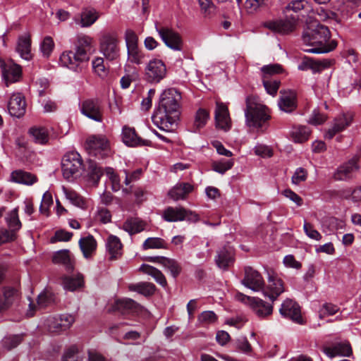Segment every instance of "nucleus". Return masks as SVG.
<instances>
[{"instance_id": "393cba45", "label": "nucleus", "mask_w": 361, "mask_h": 361, "mask_svg": "<svg viewBox=\"0 0 361 361\" xmlns=\"http://www.w3.org/2000/svg\"><path fill=\"white\" fill-rule=\"evenodd\" d=\"M278 105L279 109L284 112L293 111L297 107L296 93L290 90L281 92Z\"/></svg>"}, {"instance_id": "4468645a", "label": "nucleus", "mask_w": 361, "mask_h": 361, "mask_svg": "<svg viewBox=\"0 0 361 361\" xmlns=\"http://www.w3.org/2000/svg\"><path fill=\"white\" fill-rule=\"evenodd\" d=\"M162 217L168 222L181 221L184 220L196 222L199 220L197 214L186 210L183 207H169L163 212Z\"/></svg>"}, {"instance_id": "e2e57ef3", "label": "nucleus", "mask_w": 361, "mask_h": 361, "mask_svg": "<svg viewBox=\"0 0 361 361\" xmlns=\"http://www.w3.org/2000/svg\"><path fill=\"white\" fill-rule=\"evenodd\" d=\"M46 326L51 332L59 333L63 331L61 324L58 321L56 316L49 317L46 320Z\"/></svg>"}, {"instance_id": "052dcab7", "label": "nucleus", "mask_w": 361, "mask_h": 361, "mask_svg": "<svg viewBox=\"0 0 361 361\" xmlns=\"http://www.w3.org/2000/svg\"><path fill=\"white\" fill-rule=\"evenodd\" d=\"M331 61L328 59L314 60L312 59L310 70L314 73H319L331 66Z\"/></svg>"}, {"instance_id": "f257e3e1", "label": "nucleus", "mask_w": 361, "mask_h": 361, "mask_svg": "<svg viewBox=\"0 0 361 361\" xmlns=\"http://www.w3.org/2000/svg\"><path fill=\"white\" fill-rule=\"evenodd\" d=\"M180 100V93L176 89L165 90L152 117L154 124L161 130L171 131L179 118Z\"/></svg>"}, {"instance_id": "c03bdc74", "label": "nucleus", "mask_w": 361, "mask_h": 361, "mask_svg": "<svg viewBox=\"0 0 361 361\" xmlns=\"http://www.w3.org/2000/svg\"><path fill=\"white\" fill-rule=\"evenodd\" d=\"M63 192L66 196V198L70 201L73 205L80 208L85 207V202L84 199L75 191L63 187Z\"/></svg>"}, {"instance_id": "4d7b16f0", "label": "nucleus", "mask_w": 361, "mask_h": 361, "mask_svg": "<svg viewBox=\"0 0 361 361\" xmlns=\"http://www.w3.org/2000/svg\"><path fill=\"white\" fill-rule=\"evenodd\" d=\"M308 7V2L305 0H294L288 4L285 8V11H293L298 13L302 9Z\"/></svg>"}, {"instance_id": "13d9d810", "label": "nucleus", "mask_w": 361, "mask_h": 361, "mask_svg": "<svg viewBox=\"0 0 361 361\" xmlns=\"http://www.w3.org/2000/svg\"><path fill=\"white\" fill-rule=\"evenodd\" d=\"M53 204V198L51 194L47 191L42 196V202L39 207L41 213L47 215L49 213V207Z\"/></svg>"}, {"instance_id": "a211bd4d", "label": "nucleus", "mask_w": 361, "mask_h": 361, "mask_svg": "<svg viewBox=\"0 0 361 361\" xmlns=\"http://www.w3.org/2000/svg\"><path fill=\"white\" fill-rule=\"evenodd\" d=\"M215 121L216 127L220 129L227 131L231 128L228 106L220 102L216 103Z\"/></svg>"}, {"instance_id": "6ab92c4d", "label": "nucleus", "mask_w": 361, "mask_h": 361, "mask_svg": "<svg viewBox=\"0 0 361 361\" xmlns=\"http://www.w3.org/2000/svg\"><path fill=\"white\" fill-rule=\"evenodd\" d=\"M8 109L9 114L14 117H22L26 111V102L20 93L13 94L8 102Z\"/></svg>"}, {"instance_id": "49530a36", "label": "nucleus", "mask_w": 361, "mask_h": 361, "mask_svg": "<svg viewBox=\"0 0 361 361\" xmlns=\"http://www.w3.org/2000/svg\"><path fill=\"white\" fill-rule=\"evenodd\" d=\"M216 320L217 316L213 311H204L197 317L198 324L202 326L213 324Z\"/></svg>"}, {"instance_id": "79ce46f5", "label": "nucleus", "mask_w": 361, "mask_h": 361, "mask_svg": "<svg viewBox=\"0 0 361 361\" xmlns=\"http://www.w3.org/2000/svg\"><path fill=\"white\" fill-rule=\"evenodd\" d=\"M83 285V276L78 274L75 276H65L63 279L64 289L73 291Z\"/></svg>"}, {"instance_id": "f03ea898", "label": "nucleus", "mask_w": 361, "mask_h": 361, "mask_svg": "<svg viewBox=\"0 0 361 361\" xmlns=\"http://www.w3.org/2000/svg\"><path fill=\"white\" fill-rule=\"evenodd\" d=\"M330 31L326 26L316 23L309 26L303 33L302 41L307 46L312 47L304 49V51L312 54L327 53L334 50L337 44L330 40Z\"/></svg>"}, {"instance_id": "680f3d73", "label": "nucleus", "mask_w": 361, "mask_h": 361, "mask_svg": "<svg viewBox=\"0 0 361 361\" xmlns=\"http://www.w3.org/2000/svg\"><path fill=\"white\" fill-rule=\"evenodd\" d=\"M21 341L22 336L20 335L6 336L2 341L4 346L8 350L16 348Z\"/></svg>"}, {"instance_id": "cd10ccee", "label": "nucleus", "mask_w": 361, "mask_h": 361, "mask_svg": "<svg viewBox=\"0 0 361 361\" xmlns=\"http://www.w3.org/2000/svg\"><path fill=\"white\" fill-rule=\"evenodd\" d=\"M114 308L123 313H139L141 312L143 309V307L140 304L130 298H123L116 300Z\"/></svg>"}, {"instance_id": "6e6552de", "label": "nucleus", "mask_w": 361, "mask_h": 361, "mask_svg": "<svg viewBox=\"0 0 361 361\" xmlns=\"http://www.w3.org/2000/svg\"><path fill=\"white\" fill-rule=\"evenodd\" d=\"M285 291L283 280L273 271L268 272L267 284L263 286L262 292L263 295L272 302Z\"/></svg>"}, {"instance_id": "6e6d98bb", "label": "nucleus", "mask_w": 361, "mask_h": 361, "mask_svg": "<svg viewBox=\"0 0 361 361\" xmlns=\"http://www.w3.org/2000/svg\"><path fill=\"white\" fill-rule=\"evenodd\" d=\"M105 174L111 183L112 190L118 191L121 188L120 178L115 173L114 169L107 167L105 169Z\"/></svg>"}, {"instance_id": "37998d69", "label": "nucleus", "mask_w": 361, "mask_h": 361, "mask_svg": "<svg viewBox=\"0 0 361 361\" xmlns=\"http://www.w3.org/2000/svg\"><path fill=\"white\" fill-rule=\"evenodd\" d=\"M156 287L153 283L142 282L129 286V290L136 291L143 295L149 296L154 294Z\"/></svg>"}, {"instance_id": "f3484780", "label": "nucleus", "mask_w": 361, "mask_h": 361, "mask_svg": "<svg viewBox=\"0 0 361 361\" xmlns=\"http://www.w3.org/2000/svg\"><path fill=\"white\" fill-rule=\"evenodd\" d=\"M59 61L61 66L74 71L81 70L82 63L87 62L74 50L63 51L60 56Z\"/></svg>"}, {"instance_id": "7ed1b4c3", "label": "nucleus", "mask_w": 361, "mask_h": 361, "mask_svg": "<svg viewBox=\"0 0 361 361\" xmlns=\"http://www.w3.org/2000/svg\"><path fill=\"white\" fill-rule=\"evenodd\" d=\"M245 102V116L247 126L262 128L270 118L268 109L252 96H248Z\"/></svg>"}, {"instance_id": "de8ad7c7", "label": "nucleus", "mask_w": 361, "mask_h": 361, "mask_svg": "<svg viewBox=\"0 0 361 361\" xmlns=\"http://www.w3.org/2000/svg\"><path fill=\"white\" fill-rule=\"evenodd\" d=\"M54 302V295L49 290L42 292L37 297V307L44 308Z\"/></svg>"}, {"instance_id": "c756f323", "label": "nucleus", "mask_w": 361, "mask_h": 361, "mask_svg": "<svg viewBox=\"0 0 361 361\" xmlns=\"http://www.w3.org/2000/svg\"><path fill=\"white\" fill-rule=\"evenodd\" d=\"M106 247L111 259H118L122 255L123 245L116 235H109L106 241Z\"/></svg>"}, {"instance_id": "ddd939ff", "label": "nucleus", "mask_w": 361, "mask_h": 361, "mask_svg": "<svg viewBox=\"0 0 361 361\" xmlns=\"http://www.w3.org/2000/svg\"><path fill=\"white\" fill-rule=\"evenodd\" d=\"M322 350L330 359L336 357H350L353 354V350L348 341L326 342L322 345Z\"/></svg>"}, {"instance_id": "864d4df0", "label": "nucleus", "mask_w": 361, "mask_h": 361, "mask_svg": "<svg viewBox=\"0 0 361 361\" xmlns=\"http://www.w3.org/2000/svg\"><path fill=\"white\" fill-rule=\"evenodd\" d=\"M233 166V161L230 160H220L215 161L212 164V169L217 173H224L226 171L231 169Z\"/></svg>"}, {"instance_id": "69168bd1", "label": "nucleus", "mask_w": 361, "mask_h": 361, "mask_svg": "<svg viewBox=\"0 0 361 361\" xmlns=\"http://www.w3.org/2000/svg\"><path fill=\"white\" fill-rule=\"evenodd\" d=\"M307 178V171L303 168H298L293 173L291 181L294 185H299L300 183L306 180Z\"/></svg>"}, {"instance_id": "b1692460", "label": "nucleus", "mask_w": 361, "mask_h": 361, "mask_svg": "<svg viewBox=\"0 0 361 361\" xmlns=\"http://www.w3.org/2000/svg\"><path fill=\"white\" fill-rule=\"evenodd\" d=\"M357 158L354 157L348 162L341 166L335 172L334 177L337 180H347L353 177V174L359 169Z\"/></svg>"}, {"instance_id": "72a5a7b5", "label": "nucleus", "mask_w": 361, "mask_h": 361, "mask_svg": "<svg viewBox=\"0 0 361 361\" xmlns=\"http://www.w3.org/2000/svg\"><path fill=\"white\" fill-rule=\"evenodd\" d=\"M192 190L193 186L190 183H178L169 192V195L175 201L183 200Z\"/></svg>"}, {"instance_id": "1a4fd4ad", "label": "nucleus", "mask_w": 361, "mask_h": 361, "mask_svg": "<svg viewBox=\"0 0 361 361\" xmlns=\"http://www.w3.org/2000/svg\"><path fill=\"white\" fill-rule=\"evenodd\" d=\"M298 18L296 16H286L284 19L269 20L264 23V26L279 34L286 35L292 32L296 27Z\"/></svg>"}, {"instance_id": "423d86ee", "label": "nucleus", "mask_w": 361, "mask_h": 361, "mask_svg": "<svg viewBox=\"0 0 361 361\" xmlns=\"http://www.w3.org/2000/svg\"><path fill=\"white\" fill-rule=\"evenodd\" d=\"M125 41L127 48L128 61L140 65L143 62L145 55L138 47V37L135 32L128 30L125 33Z\"/></svg>"}, {"instance_id": "aec40b11", "label": "nucleus", "mask_w": 361, "mask_h": 361, "mask_svg": "<svg viewBox=\"0 0 361 361\" xmlns=\"http://www.w3.org/2000/svg\"><path fill=\"white\" fill-rule=\"evenodd\" d=\"M0 68L7 86L10 83L18 81L21 76V68L17 64L11 62L6 63L2 61V65H0Z\"/></svg>"}, {"instance_id": "2eb2a0df", "label": "nucleus", "mask_w": 361, "mask_h": 361, "mask_svg": "<svg viewBox=\"0 0 361 361\" xmlns=\"http://www.w3.org/2000/svg\"><path fill=\"white\" fill-rule=\"evenodd\" d=\"M281 315L290 319L298 324H304L305 319L302 317L300 305L294 300L287 298L281 304L279 308Z\"/></svg>"}, {"instance_id": "09e8293b", "label": "nucleus", "mask_w": 361, "mask_h": 361, "mask_svg": "<svg viewBox=\"0 0 361 361\" xmlns=\"http://www.w3.org/2000/svg\"><path fill=\"white\" fill-rule=\"evenodd\" d=\"M209 118V113L206 109H199L195 115L194 126L197 129L203 128L206 125Z\"/></svg>"}, {"instance_id": "7c9ffc66", "label": "nucleus", "mask_w": 361, "mask_h": 361, "mask_svg": "<svg viewBox=\"0 0 361 361\" xmlns=\"http://www.w3.org/2000/svg\"><path fill=\"white\" fill-rule=\"evenodd\" d=\"M78 244L83 257L86 259L92 257L97 247V241L92 235L81 238L79 240Z\"/></svg>"}, {"instance_id": "338daca9", "label": "nucleus", "mask_w": 361, "mask_h": 361, "mask_svg": "<svg viewBox=\"0 0 361 361\" xmlns=\"http://www.w3.org/2000/svg\"><path fill=\"white\" fill-rule=\"evenodd\" d=\"M265 0H246L245 8L247 13H252L257 11L261 6H264Z\"/></svg>"}, {"instance_id": "0eeeda50", "label": "nucleus", "mask_w": 361, "mask_h": 361, "mask_svg": "<svg viewBox=\"0 0 361 361\" xmlns=\"http://www.w3.org/2000/svg\"><path fill=\"white\" fill-rule=\"evenodd\" d=\"M85 148L90 155L101 158L108 156L110 152L109 141L102 135L88 137L85 142Z\"/></svg>"}, {"instance_id": "a19ab883", "label": "nucleus", "mask_w": 361, "mask_h": 361, "mask_svg": "<svg viewBox=\"0 0 361 361\" xmlns=\"http://www.w3.org/2000/svg\"><path fill=\"white\" fill-rule=\"evenodd\" d=\"M310 135V130L307 126H298L293 128L291 136L294 142L302 143L307 141Z\"/></svg>"}, {"instance_id": "9b49d317", "label": "nucleus", "mask_w": 361, "mask_h": 361, "mask_svg": "<svg viewBox=\"0 0 361 361\" xmlns=\"http://www.w3.org/2000/svg\"><path fill=\"white\" fill-rule=\"evenodd\" d=\"M82 114L96 122L103 121V107L98 99H87L80 104Z\"/></svg>"}, {"instance_id": "9d476101", "label": "nucleus", "mask_w": 361, "mask_h": 361, "mask_svg": "<svg viewBox=\"0 0 361 361\" xmlns=\"http://www.w3.org/2000/svg\"><path fill=\"white\" fill-rule=\"evenodd\" d=\"M167 69L164 62L158 59L150 60L145 67V77L148 82L159 83L166 78Z\"/></svg>"}, {"instance_id": "a18cd8bd", "label": "nucleus", "mask_w": 361, "mask_h": 361, "mask_svg": "<svg viewBox=\"0 0 361 361\" xmlns=\"http://www.w3.org/2000/svg\"><path fill=\"white\" fill-rule=\"evenodd\" d=\"M163 260L162 266L170 271L173 278H176L182 270L180 264L176 260L167 257H165Z\"/></svg>"}, {"instance_id": "5701e85b", "label": "nucleus", "mask_w": 361, "mask_h": 361, "mask_svg": "<svg viewBox=\"0 0 361 361\" xmlns=\"http://www.w3.org/2000/svg\"><path fill=\"white\" fill-rule=\"evenodd\" d=\"M251 303L250 308L255 314L261 319H266L273 313L272 304L264 301L262 299L255 298Z\"/></svg>"}, {"instance_id": "2f4dec72", "label": "nucleus", "mask_w": 361, "mask_h": 361, "mask_svg": "<svg viewBox=\"0 0 361 361\" xmlns=\"http://www.w3.org/2000/svg\"><path fill=\"white\" fill-rule=\"evenodd\" d=\"M52 261L54 264L63 265L67 271L73 269V258L68 250H59L54 253Z\"/></svg>"}, {"instance_id": "58836bf2", "label": "nucleus", "mask_w": 361, "mask_h": 361, "mask_svg": "<svg viewBox=\"0 0 361 361\" xmlns=\"http://www.w3.org/2000/svg\"><path fill=\"white\" fill-rule=\"evenodd\" d=\"M140 270L148 275H150L154 280L163 287L167 284L166 279L161 271L148 264H142Z\"/></svg>"}, {"instance_id": "ea45409f", "label": "nucleus", "mask_w": 361, "mask_h": 361, "mask_svg": "<svg viewBox=\"0 0 361 361\" xmlns=\"http://www.w3.org/2000/svg\"><path fill=\"white\" fill-rule=\"evenodd\" d=\"M5 221L8 228L17 233L22 227V223L18 216V209L15 208L10 211L5 217Z\"/></svg>"}, {"instance_id": "412c9836", "label": "nucleus", "mask_w": 361, "mask_h": 361, "mask_svg": "<svg viewBox=\"0 0 361 361\" xmlns=\"http://www.w3.org/2000/svg\"><path fill=\"white\" fill-rule=\"evenodd\" d=\"M18 298V292L14 288L6 287L0 290V312L10 308Z\"/></svg>"}, {"instance_id": "4c0bfd02", "label": "nucleus", "mask_w": 361, "mask_h": 361, "mask_svg": "<svg viewBox=\"0 0 361 361\" xmlns=\"http://www.w3.org/2000/svg\"><path fill=\"white\" fill-rule=\"evenodd\" d=\"M146 224L137 218H130L127 219L123 225V228L129 234L133 235L140 233L145 230Z\"/></svg>"}, {"instance_id": "39448f33", "label": "nucleus", "mask_w": 361, "mask_h": 361, "mask_svg": "<svg viewBox=\"0 0 361 361\" xmlns=\"http://www.w3.org/2000/svg\"><path fill=\"white\" fill-rule=\"evenodd\" d=\"M82 162L80 155L76 152L66 153L61 162L62 173L64 178L71 180L80 174Z\"/></svg>"}, {"instance_id": "0e129e2a", "label": "nucleus", "mask_w": 361, "mask_h": 361, "mask_svg": "<svg viewBox=\"0 0 361 361\" xmlns=\"http://www.w3.org/2000/svg\"><path fill=\"white\" fill-rule=\"evenodd\" d=\"M16 233L5 228H0V245L15 240Z\"/></svg>"}, {"instance_id": "c9c22d12", "label": "nucleus", "mask_w": 361, "mask_h": 361, "mask_svg": "<svg viewBox=\"0 0 361 361\" xmlns=\"http://www.w3.org/2000/svg\"><path fill=\"white\" fill-rule=\"evenodd\" d=\"M16 50L21 58L28 61L31 59V39L29 35H24L19 37Z\"/></svg>"}, {"instance_id": "8fccbe9b", "label": "nucleus", "mask_w": 361, "mask_h": 361, "mask_svg": "<svg viewBox=\"0 0 361 361\" xmlns=\"http://www.w3.org/2000/svg\"><path fill=\"white\" fill-rule=\"evenodd\" d=\"M144 250L166 248V242L160 238H148L142 244Z\"/></svg>"}, {"instance_id": "473e14b6", "label": "nucleus", "mask_w": 361, "mask_h": 361, "mask_svg": "<svg viewBox=\"0 0 361 361\" xmlns=\"http://www.w3.org/2000/svg\"><path fill=\"white\" fill-rule=\"evenodd\" d=\"M11 180L16 183L32 185L37 182V177L30 172L23 170H16L11 173Z\"/></svg>"}, {"instance_id": "a878e982", "label": "nucleus", "mask_w": 361, "mask_h": 361, "mask_svg": "<svg viewBox=\"0 0 361 361\" xmlns=\"http://www.w3.org/2000/svg\"><path fill=\"white\" fill-rule=\"evenodd\" d=\"M121 137L123 143L129 147L147 145L148 141L142 140L136 133L133 128L124 126L122 129Z\"/></svg>"}, {"instance_id": "4be33fe9", "label": "nucleus", "mask_w": 361, "mask_h": 361, "mask_svg": "<svg viewBox=\"0 0 361 361\" xmlns=\"http://www.w3.org/2000/svg\"><path fill=\"white\" fill-rule=\"evenodd\" d=\"M93 43V38L89 35L81 34L77 36L74 51L81 56L86 61H89L88 51L91 49Z\"/></svg>"}, {"instance_id": "bb28decb", "label": "nucleus", "mask_w": 361, "mask_h": 361, "mask_svg": "<svg viewBox=\"0 0 361 361\" xmlns=\"http://www.w3.org/2000/svg\"><path fill=\"white\" fill-rule=\"evenodd\" d=\"M352 121L353 116L350 114H343L338 117L334 120L332 127L326 133L325 137L332 139L336 133L343 131L346 127L349 126Z\"/></svg>"}, {"instance_id": "603ef678", "label": "nucleus", "mask_w": 361, "mask_h": 361, "mask_svg": "<svg viewBox=\"0 0 361 361\" xmlns=\"http://www.w3.org/2000/svg\"><path fill=\"white\" fill-rule=\"evenodd\" d=\"M89 171L90 178L94 183H97L101 176L104 174V170L100 166H97V164L90 162Z\"/></svg>"}, {"instance_id": "5fc2aeb1", "label": "nucleus", "mask_w": 361, "mask_h": 361, "mask_svg": "<svg viewBox=\"0 0 361 361\" xmlns=\"http://www.w3.org/2000/svg\"><path fill=\"white\" fill-rule=\"evenodd\" d=\"M92 68L96 74L99 77H104L107 74V71L104 63V59L96 57L92 61Z\"/></svg>"}, {"instance_id": "f704fd0d", "label": "nucleus", "mask_w": 361, "mask_h": 361, "mask_svg": "<svg viewBox=\"0 0 361 361\" xmlns=\"http://www.w3.org/2000/svg\"><path fill=\"white\" fill-rule=\"evenodd\" d=\"M100 13L93 8H84L80 13L79 24L82 27H89L99 18Z\"/></svg>"}, {"instance_id": "e433bc0d", "label": "nucleus", "mask_w": 361, "mask_h": 361, "mask_svg": "<svg viewBox=\"0 0 361 361\" xmlns=\"http://www.w3.org/2000/svg\"><path fill=\"white\" fill-rule=\"evenodd\" d=\"M233 262V250L229 247H224L218 252L216 262L221 269H226Z\"/></svg>"}, {"instance_id": "dca6fc26", "label": "nucleus", "mask_w": 361, "mask_h": 361, "mask_svg": "<svg viewBox=\"0 0 361 361\" xmlns=\"http://www.w3.org/2000/svg\"><path fill=\"white\" fill-rule=\"evenodd\" d=\"M242 283L252 290L259 292L262 291L264 281L262 275L257 271L251 267H246Z\"/></svg>"}, {"instance_id": "20e7f679", "label": "nucleus", "mask_w": 361, "mask_h": 361, "mask_svg": "<svg viewBox=\"0 0 361 361\" xmlns=\"http://www.w3.org/2000/svg\"><path fill=\"white\" fill-rule=\"evenodd\" d=\"M99 51L109 61H116L119 59L121 49L119 39L116 34L113 32H102L99 39Z\"/></svg>"}, {"instance_id": "c85d7f7f", "label": "nucleus", "mask_w": 361, "mask_h": 361, "mask_svg": "<svg viewBox=\"0 0 361 361\" xmlns=\"http://www.w3.org/2000/svg\"><path fill=\"white\" fill-rule=\"evenodd\" d=\"M28 134L32 141L38 145H47L49 140V132L45 127L35 126L28 130Z\"/></svg>"}, {"instance_id": "f8f14e48", "label": "nucleus", "mask_w": 361, "mask_h": 361, "mask_svg": "<svg viewBox=\"0 0 361 361\" xmlns=\"http://www.w3.org/2000/svg\"><path fill=\"white\" fill-rule=\"evenodd\" d=\"M156 30L166 47L173 51L183 49V40L180 34L169 27H157Z\"/></svg>"}, {"instance_id": "3c124183", "label": "nucleus", "mask_w": 361, "mask_h": 361, "mask_svg": "<svg viewBox=\"0 0 361 361\" xmlns=\"http://www.w3.org/2000/svg\"><path fill=\"white\" fill-rule=\"evenodd\" d=\"M55 47L53 39L49 37H45L40 44V51L44 57L48 58L50 56Z\"/></svg>"}, {"instance_id": "774afa93", "label": "nucleus", "mask_w": 361, "mask_h": 361, "mask_svg": "<svg viewBox=\"0 0 361 361\" xmlns=\"http://www.w3.org/2000/svg\"><path fill=\"white\" fill-rule=\"evenodd\" d=\"M78 353V347L76 345H72L65 350L61 361H78L75 360V357Z\"/></svg>"}, {"instance_id": "bf43d9fd", "label": "nucleus", "mask_w": 361, "mask_h": 361, "mask_svg": "<svg viewBox=\"0 0 361 361\" xmlns=\"http://www.w3.org/2000/svg\"><path fill=\"white\" fill-rule=\"evenodd\" d=\"M262 73V79L267 80L269 75L279 73L282 71V68L279 64H270L264 66L261 68Z\"/></svg>"}]
</instances>
